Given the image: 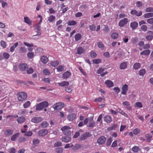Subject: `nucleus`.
Listing matches in <instances>:
<instances>
[{"instance_id":"obj_1","label":"nucleus","mask_w":153,"mask_h":153,"mask_svg":"<svg viewBox=\"0 0 153 153\" xmlns=\"http://www.w3.org/2000/svg\"><path fill=\"white\" fill-rule=\"evenodd\" d=\"M48 105L49 104L47 101L42 102L37 105L36 109L38 111H41L43 108L47 107Z\"/></svg>"},{"instance_id":"obj_2","label":"nucleus","mask_w":153,"mask_h":153,"mask_svg":"<svg viewBox=\"0 0 153 153\" xmlns=\"http://www.w3.org/2000/svg\"><path fill=\"white\" fill-rule=\"evenodd\" d=\"M71 128L69 126H65L61 128V130L63 132L65 135L68 136L71 134V132L69 130Z\"/></svg>"},{"instance_id":"obj_3","label":"nucleus","mask_w":153,"mask_h":153,"mask_svg":"<svg viewBox=\"0 0 153 153\" xmlns=\"http://www.w3.org/2000/svg\"><path fill=\"white\" fill-rule=\"evenodd\" d=\"M17 97L19 101H23L27 98V96L26 93L21 92L18 93L17 94Z\"/></svg>"},{"instance_id":"obj_4","label":"nucleus","mask_w":153,"mask_h":153,"mask_svg":"<svg viewBox=\"0 0 153 153\" xmlns=\"http://www.w3.org/2000/svg\"><path fill=\"white\" fill-rule=\"evenodd\" d=\"M64 105L63 103L59 102L53 105V107L55 110H58L64 107Z\"/></svg>"},{"instance_id":"obj_5","label":"nucleus","mask_w":153,"mask_h":153,"mask_svg":"<svg viewBox=\"0 0 153 153\" xmlns=\"http://www.w3.org/2000/svg\"><path fill=\"white\" fill-rule=\"evenodd\" d=\"M128 86L126 84L124 85L122 88V91L121 94L124 95H126L128 90Z\"/></svg>"},{"instance_id":"obj_6","label":"nucleus","mask_w":153,"mask_h":153,"mask_svg":"<svg viewBox=\"0 0 153 153\" xmlns=\"http://www.w3.org/2000/svg\"><path fill=\"white\" fill-rule=\"evenodd\" d=\"M41 23L39 22L36 24L35 26V30H36V32L37 33V34L34 35L33 36H40L41 34V33L39 31L41 30V28H40V25Z\"/></svg>"},{"instance_id":"obj_7","label":"nucleus","mask_w":153,"mask_h":153,"mask_svg":"<svg viewBox=\"0 0 153 153\" xmlns=\"http://www.w3.org/2000/svg\"><path fill=\"white\" fill-rule=\"evenodd\" d=\"M106 140V138L104 136H102L98 139L97 143L99 145H102L104 143Z\"/></svg>"},{"instance_id":"obj_8","label":"nucleus","mask_w":153,"mask_h":153,"mask_svg":"<svg viewBox=\"0 0 153 153\" xmlns=\"http://www.w3.org/2000/svg\"><path fill=\"white\" fill-rule=\"evenodd\" d=\"M128 22L127 18H125L123 19L120 20L118 23V25L120 27H123Z\"/></svg>"},{"instance_id":"obj_9","label":"nucleus","mask_w":153,"mask_h":153,"mask_svg":"<svg viewBox=\"0 0 153 153\" xmlns=\"http://www.w3.org/2000/svg\"><path fill=\"white\" fill-rule=\"evenodd\" d=\"M42 120V117H34L31 120V121L32 123H37L41 122Z\"/></svg>"},{"instance_id":"obj_10","label":"nucleus","mask_w":153,"mask_h":153,"mask_svg":"<svg viewBox=\"0 0 153 153\" xmlns=\"http://www.w3.org/2000/svg\"><path fill=\"white\" fill-rule=\"evenodd\" d=\"M48 131L46 129H43L40 130L39 132V134L40 136H45L48 133Z\"/></svg>"},{"instance_id":"obj_11","label":"nucleus","mask_w":153,"mask_h":153,"mask_svg":"<svg viewBox=\"0 0 153 153\" xmlns=\"http://www.w3.org/2000/svg\"><path fill=\"white\" fill-rule=\"evenodd\" d=\"M19 68L21 71H24L27 68L28 66L26 64L22 63L19 65Z\"/></svg>"},{"instance_id":"obj_12","label":"nucleus","mask_w":153,"mask_h":153,"mask_svg":"<svg viewBox=\"0 0 153 153\" xmlns=\"http://www.w3.org/2000/svg\"><path fill=\"white\" fill-rule=\"evenodd\" d=\"M71 73L69 71H67L64 72L63 74L62 78L64 79H67L71 75Z\"/></svg>"},{"instance_id":"obj_13","label":"nucleus","mask_w":153,"mask_h":153,"mask_svg":"<svg viewBox=\"0 0 153 153\" xmlns=\"http://www.w3.org/2000/svg\"><path fill=\"white\" fill-rule=\"evenodd\" d=\"M76 117V115L74 113L70 114L67 117V119L68 120L72 121L74 120Z\"/></svg>"},{"instance_id":"obj_14","label":"nucleus","mask_w":153,"mask_h":153,"mask_svg":"<svg viewBox=\"0 0 153 153\" xmlns=\"http://www.w3.org/2000/svg\"><path fill=\"white\" fill-rule=\"evenodd\" d=\"M90 134L88 132H86L81 135L80 138V140H83L86 139L88 137H90Z\"/></svg>"},{"instance_id":"obj_15","label":"nucleus","mask_w":153,"mask_h":153,"mask_svg":"<svg viewBox=\"0 0 153 153\" xmlns=\"http://www.w3.org/2000/svg\"><path fill=\"white\" fill-rule=\"evenodd\" d=\"M104 121L107 123H110L112 120L111 116L109 115L105 116L104 117Z\"/></svg>"},{"instance_id":"obj_16","label":"nucleus","mask_w":153,"mask_h":153,"mask_svg":"<svg viewBox=\"0 0 153 153\" xmlns=\"http://www.w3.org/2000/svg\"><path fill=\"white\" fill-rule=\"evenodd\" d=\"M128 62H123L121 63L120 65V68L121 69H126L128 65Z\"/></svg>"},{"instance_id":"obj_17","label":"nucleus","mask_w":153,"mask_h":153,"mask_svg":"<svg viewBox=\"0 0 153 153\" xmlns=\"http://www.w3.org/2000/svg\"><path fill=\"white\" fill-rule=\"evenodd\" d=\"M13 133V131L10 129H6L4 131V134L6 136H10Z\"/></svg>"},{"instance_id":"obj_18","label":"nucleus","mask_w":153,"mask_h":153,"mask_svg":"<svg viewBox=\"0 0 153 153\" xmlns=\"http://www.w3.org/2000/svg\"><path fill=\"white\" fill-rule=\"evenodd\" d=\"M69 82L68 81H63L58 83V85L61 87H64L68 86L69 85Z\"/></svg>"},{"instance_id":"obj_19","label":"nucleus","mask_w":153,"mask_h":153,"mask_svg":"<svg viewBox=\"0 0 153 153\" xmlns=\"http://www.w3.org/2000/svg\"><path fill=\"white\" fill-rule=\"evenodd\" d=\"M105 84L108 87L110 88L114 85L113 82L110 80H107L105 82Z\"/></svg>"},{"instance_id":"obj_20","label":"nucleus","mask_w":153,"mask_h":153,"mask_svg":"<svg viewBox=\"0 0 153 153\" xmlns=\"http://www.w3.org/2000/svg\"><path fill=\"white\" fill-rule=\"evenodd\" d=\"M62 141L65 143L69 142L71 140V138L68 136H65L62 137L61 139Z\"/></svg>"},{"instance_id":"obj_21","label":"nucleus","mask_w":153,"mask_h":153,"mask_svg":"<svg viewBox=\"0 0 153 153\" xmlns=\"http://www.w3.org/2000/svg\"><path fill=\"white\" fill-rule=\"evenodd\" d=\"M41 62L44 64L47 63L48 61V58L45 56H42L40 59Z\"/></svg>"},{"instance_id":"obj_22","label":"nucleus","mask_w":153,"mask_h":153,"mask_svg":"<svg viewBox=\"0 0 153 153\" xmlns=\"http://www.w3.org/2000/svg\"><path fill=\"white\" fill-rule=\"evenodd\" d=\"M130 26L133 30H135L137 27L138 24L136 22H134L131 23Z\"/></svg>"},{"instance_id":"obj_23","label":"nucleus","mask_w":153,"mask_h":153,"mask_svg":"<svg viewBox=\"0 0 153 153\" xmlns=\"http://www.w3.org/2000/svg\"><path fill=\"white\" fill-rule=\"evenodd\" d=\"M116 111L118 113H119L124 116V117H128V115L125 112L121 110L120 108L117 109Z\"/></svg>"},{"instance_id":"obj_24","label":"nucleus","mask_w":153,"mask_h":153,"mask_svg":"<svg viewBox=\"0 0 153 153\" xmlns=\"http://www.w3.org/2000/svg\"><path fill=\"white\" fill-rule=\"evenodd\" d=\"M150 50L149 49H147L142 51L140 53V55H144L145 56H148L149 55L150 53Z\"/></svg>"},{"instance_id":"obj_25","label":"nucleus","mask_w":153,"mask_h":153,"mask_svg":"<svg viewBox=\"0 0 153 153\" xmlns=\"http://www.w3.org/2000/svg\"><path fill=\"white\" fill-rule=\"evenodd\" d=\"M19 133H16L13 135L11 137V140L12 141H15L16 139L19 137Z\"/></svg>"},{"instance_id":"obj_26","label":"nucleus","mask_w":153,"mask_h":153,"mask_svg":"<svg viewBox=\"0 0 153 153\" xmlns=\"http://www.w3.org/2000/svg\"><path fill=\"white\" fill-rule=\"evenodd\" d=\"M19 45V43L18 42H16L15 43L13 46H11L10 48V51L11 52H13L15 48L18 46Z\"/></svg>"},{"instance_id":"obj_27","label":"nucleus","mask_w":153,"mask_h":153,"mask_svg":"<svg viewBox=\"0 0 153 153\" xmlns=\"http://www.w3.org/2000/svg\"><path fill=\"white\" fill-rule=\"evenodd\" d=\"M25 117H21L17 119V121L19 123L22 124L25 122Z\"/></svg>"},{"instance_id":"obj_28","label":"nucleus","mask_w":153,"mask_h":153,"mask_svg":"<svg viewBox=\"0 0 153 153\" xmlns=\"http://www.w3.org/2000/svg\"><path fill=\"white\" fill-rule=\"evenodd\" d=\"M24 19L25 23L29 25H30L31 24L32 22L28 17H24Z\"/></svg>"},{"instance_id":"obj_29","label":"nucleus","mask_w":153,"mask_h":153,"mask_svg":"<svg viewBox=\"0 0 153 153\" xmlns=\"http://www.w3.org/2000/svg\"><path fill=\"white\" fill-rule=\"evenodd\" d=\"M141 64L139 62H136L133 65V68L135 70H137L140 68Z\"/></svg>"},{"instance_id":"obj_30","label":"nucleus","mask_w":153,"mask_h":153,"mask_svg":"<svg viewBox=\"0 0 153 153\" xmlns=\"http://www.w3.org/2000/svg\"><path fill=\"white\" fill-rule=\"evenodd\" d=\"M146 70L144 69H140L138 72V74L140 76H143L145 74Z\"/></svg>"},{"instance_id":"obj_31","label":"nucleus","mask_w":153,"mask_h":153,"mask_svg":"<svg viewBox=\"0 0 153 153\" xmlns=\"http://www.w3.org/2000/svg\"><path fill=\"white\" fill-rule=\"evenodd\" d=\"M85 50L81 47L78 48L77 49V53L79 54H81L84 53Z\"/></svg>"},{"instance_id":"obj_32","label":"nucleus","mask_w":153,"mask_h":153,"mask_svg":"<svg viewBox=\"0 0 153 153\" xmlns=\"http://www.w3.org/2000/svg\"><path fill=\"white\" fill-rule=\"evenodd\" d=\"M134 107L138 108H142L143 107L142 104L140 102H136L134 105Z\"/></svg>"},{"instance_id":"obj_33","label":"nucleus","mask_w":153,"mask_h":153,"mask_svg":"<svg viewBox=\"0 0 153 153\" xmlns=\"http://www.w3.org/2000/svg\"><path fill=\"white\" fill-rule=\"evenodd\" d=\"M20 52L21 53H26L27 52V49L25 47H21L20 48Z\"/></svg>"},{"instance_id":"obj_34","label":"nucleus","mask_w":153,"mask_h":153,"mask_svg":"<svg viewBox=\"0 0 153 153\" xmlns=\"http://www.w3.org/2000/svg\"><path fill=\"white\" fill-rule=\"evenodd\" d=\"M81 37L82 36L80 34L77 33L76 34L75 36V41H78L81 39Z\"/></svg>"},{"instance_id":"obj_35","label":"nucleus","mask_w":153,"mask_h":153,"mask_svg":"<svg viewBox=\"0 0 153 153\" xmlns=\"http://www.w3.org/2000/svg\"><path fill=\"white\" fill-rule=\"evenodd\" d=\"M59 62L58 61H52L50 64L53 67H55L57 66L59 64Z\"/></svg>"},{"instance_id":"obj_36","label":"nucleus","mask_w":153,"mask_h":153,"mask_svg":"<svg viewBox=\"0 0 153 153\" xmlns=\"http://www.w3.org/2000/svg\"><path fill=\"white\" fill-rule=\"evenodd\" d=\"M117 124H114L112 126L108 128V129L109 131H111L112 130H115L116 128L117 127Z\"/></svg>"},{"instance_id":"obj_37","label":"nucleus","mask_w":153,"mask_h":153,"mask_svg":"<svg viewBox=\"0 0 153 153\" xmlns=\"http://www.w3.org/2000/svg\"><path fill=\"white\" fill-rule=\"evenodd\" d=\"M67 23L68 25L69 26L74 25L76 24V21H74L72 20L68 21L67 22Z\"/></svg>"},{"instance_id":"obj_38","label":"nucleus","mask_w":153,"mask_h":153,"mask_svg":"<svg viewBox=\"0 0 153 153\" xmlns=\"http://www.w3.org/2000/svg\"><path fill=\"white\" fill-rule=\"evenodd\" d=\"M152 17H153V13H146L144 15L145 18H148Z\"/></svg>"},{"instance_id":"obj_39","label":"nucleus","mask_w":153,"mask_h":153,"mask_svg":"<svg viewBox=\"0 0 153 153\" xmlns=\"http://www.w3.org/2000/svg\"><path fill=\"white\" fill-rule=\"evenodd\" d=\"M56 69L58 72H61L64 69V67L62 65H59L56 68Z\"/></svg>"},{"instance_id":"obj_40","label":"nucleus","mask_w":153,"mask_h":153,"mask_svg":"<svg viewBox=\"0 0 153 153\" xmlns=\"http://www.w3.org/2000/svg\"><path fill=\"white\" fill-rule=\"evenodd\" d=\"M3 55L4 58L6 59H8L10 56V54L4 52Z\"/></svg>"},{"instance_id":"obj_41","label":"nucleus","mask_w":153,"mask_h":153,"mask_svg":"<svg viewBox=\"0 0 153 153\" xmlns=\"http://www.w3.org/2000/svg\"><path fill=\"white\" fill-rule=\"evenodd\" d=\"M112 140L111 137H109L106 141V145L107 146H109L112 142Z\"/></svg>"},{"instance_id":"obj_42","label":"nucleus","mask_w":153,"mask_h":153,"mask_svg":"<svg viewBox=\"0 0 153 153\" xmlns=\"http://www.w3.org/2000/svg\"><path fill=\"white\" fill-rule=\"evenodd\" d=\"M34 55V53L32 52H29L27 54V57L30 59L33 58Z\"/></svg>"},{"instance_id":"obj_43","label":"nucleus","mask_w":153,"mask_h":153,"mask_svg":"<svg viewBox=\"0 0 153 153\" xmlns=\"http://www.w3.org/2000/svg\"><path fill=\"white\" fill-rule=\"evenodd\" d=\"M118 34L117 33H113L111 35V38L113 39H116L118 37Z\"/></svg>"},{"instance_id":"obj_44","label":"nucleus","mask_w":153,"mask_h":153,"mask_svg":"<svg viewBox=\"0 0 153 153\" xmlns=\"http://www.w3.org/2000/svg\"><path fill=\"white\" fill-rule=\"evenodd\" d=\"M97 45L102 50L103 49L104 45L102 42H98L97 43Z\"/></svg>"},{"instance_id":"obj_45","label":"nucleus","mask_w":153,"mask_h":153,"mask_svg":"<svg viewBox=\"0 0 153 153\" xmlns=\"http://www.w3.org/2000/svg\"><path fill=\"white\" fill-rule=\"evenodd\" d=\"M48 125V123L46 121L42 122L41 124V126L43 128H46Z\"/></svg>"},{"instance_id":"obj_46","label":"nucleus","mask_w":153,"mask_h":153,"mask_svg":"<svg viewBox=\"0 0 153 153\" xmlns=\"http://www.w3.org/2000/svg\"><path fill=\"white\" fill-rule=\"evenodd\" d=\"M55 19V16L51 15L48 18V20L50 22H51L54 21Z\"/></svg>"},{"instance_id":"obj_47","label":"nucleus","mask_w":153,"mask_h":153,"mask_svg":"<svg viewBox=\"0 0 153 153\" xmlns=\"http://www.w3.org/2000/svg\"><path fill=\"white\" fill-rule=\"evenodd\" d=\"M134 152H137L139 150V147L137 146H134L131 149Z\"/></svg>"},{"instance_id":"obj_48","label":"nucleus","mask_w":153,"mask_h":153,"mask_svg":"<svg viewBox=\"0 0 153 153\" xmlns=\"http://www.w3.org/2000/svg\"><path fill=\"white\" fill-rule=\"evenodd\" d=\"M30 102L29 101H27L23 104V107L25 108H27L30 105Z\"/></svg>"},{"instance_id":"obj_49","label":"nucleus","mask_w":153,"mask_h":153,"mask_svg":"<svg viewBox=\"0 0 153 153\" xmlns=\"http://www.w3.org/2000/svg\"><path fill=\"white\" fill-rule=\"evenodd\" d=\"M0 44L1 46L3 48H5L7 47V44L4 41L2 40L0 42Z\"/></svg>"},{"instance_id":"obj_50","label":"nucleus","mask_w":153,"mask_h":153,"mask_svg":"<svg viewBox=\"0 0 153 153\" xmlns=\"http://www.w3.org/2000/svg\"><path fill=\"white\" fill-rule=\"evenodd\" d=\"M147 27L146 25H143L141 26L140 28L141 30L143 31H145L147 30Z\"/></svg>"},{"instance_id":"obj_51","label":"nucleus","mask_w":153,"mask_h":153,"mask_svg":"<svg viewBox=\"0 0 153 153\" xmlns=\"http://www.w3.org/2000/svg\"><path fill=\"white\" fill-rule=\"evenodd\" d=\"M92 62L94 64H98L101 62V60L100 59H94L93 60Z\"/></svg>"},{"instance_id":"obj_52","label":"nucleus","mask_w":153,"mask_h":153,"mask_svg":"<svg viewBox=\"0 0 153 153\" xmlns=\"http://www.w3.org/2000/svg\"><path fill=\"white\" fill-rule=\"evenodd\" d=\"M140 132V130L138 128H135L133 131V133L134 134L137 135Z\"/></svg>"},{"instance_id":"obj_53","label":"nucleus","mask_w":153,"mask_h":153,"mask_svg":"<svg viewBox=\"0 0 153 153\" xmlns=\"http://www.w3.org/2000/svg\"><path fill=\"white\" fill-rule=\"evenodd\" d=\"M90 55L92 58H95L97 56V54L94 51H91L90 53Z\"/></svg>"},{"instance_id":"obj_54","label":"nucleus","mask_w":153,"mask_h":153,"mask_svg":"<svg viewBox=\"0 0 153 153\" xmlns=\"http://www.w3.org/2000/svg\"><path fill=\"white\" fill-rule=\"evenodd\" d=\"M146 137L147 138L146 140L148 142H150L152 136H150L149 134H147L146 135Z\"/></svg>"},{"instance_id":"obj_55","label":"nucleus","mask_w":153,"mask_h":153,"mask_svg":"<svg viewBox=\"0 0 153 153\" xmlns=\"http://www.w3.org/2000/svg\"><path fill=\"white\" fill-rule=\"evenodd\" d=\"M33 134L32 132L31 131H28L24 134V136H31Z\"/></svg>"},{"instance_id":"obj_56","label":"nucleus","mask_w":153,"mask_h":153,"mask_svg":"<svg viewBox=\"0 0 153 153\" xmlns=\"http://www.w3.org/2000/svg\"><path fill=\"white\" fill-rule=\"evenodd\" d=\"M81 147V145L79 144H76L73 147V149L75 150L79 149Z\"/></svg>"},{"instance_id":"obj_57","label":"nucleus","mask_w":153,"mask_h":153,"mask_svg":"<svg viewBox=\"0 0 153 153\" xmlns=\"http://www.w3.org/2000/svg\"><path fill=\"white\" fill-rule=\"evenodd\" d=\"M113 90L117 94H118L120 91V89L118 87H114Z\"/></svg>"},{"instance_id":"obj_58","label":"nucleus","mask_w":153,"mask_h":153,"mask_svg":"<svg viewBox=\"0 0 153 153\" xmlns=\"http://www.w3.org/2000/svg\"><path fill=\"white\" fill-rule=\"evenodd\" d=\"M105 70V68H99L97 71V73L98 74H101L102 72H103Z\"/></svg>"},{"instance_id":"obj_59","label":"nucleus","mask_w":153,"mask_h":153,"mask_svg":"<svg viewBox=\"0 0 153 153\" xmlns=\"http://www.w3.org/2000/svg\"><path fill=\"white\" fill-rule=\"evenodd\" d=\"M95 125V123L94 122H92L89 123L87 126L90 127H93Z\"/></svg>"},{"instance_id":"obj_60","label":"nucleus","mask_w":153,"mask_h":153,"mask_svg":"<svg viewBox=\"0 0 153 153\" xmlns=\"http://www.w3.org/2000/svg\"><path fill=\"white\" fill-rule=\"evenodd\" d=\"M150 45L149 44H146L145 45H144L143 46V48L144 49H146V50L150 48Z\"/></svg>"},{"instance_id":"obj_61","label":"nucleus","mask_w":153,"mask_h":153,"mask_svg":"<svg viewBox=\"0 0 153 153\" xmlns=\"http://www.w3.org/2000/svg\"><path fill=\"white\" fill-rule=\"evenodd\" d=\"M89 29L91 31L94 30L96 29V27L94 25H92L89 26Z\"/></svg>"},{"instance_id":"obj_62","label":"nucleus","mask_w":153,"mask_h":153,"mask_svg":"<svg viewBox=\"0 0 153 153\" xmlns=\"http://www.w3.org/2000/svg\"><path fill=\"white\" fill-rule=\"evenodd\" d=\"M56 152L58 153H62L63 151V149L62 148H58L56 149Z\"/></svg>"},{"instance_id":"obj_63","label":"nucleus","mask_w":153,"mask_h":153,"mask_svg":"<svg viewBox=\"0 0 153 153\" xmlns=\"http://www.w3.org/2000/svg\"><path fill=\"white\" fill-rule=\"evenodd\" d=\"M146 11L148 12H153V8L152 7H148L146 9Z\"/></svg>"},{"instance_id":"obj_64","label":"nucleus","mask_w":153,"mask_h":153,"mask_svg":"<svg viewBox=\"0 0 153 153\" xmlns=\"http://www.w3.org/2000/svg\"><path fill=\"white\" fill-rule=\"evenodd\" d=\"M147 22L150 24H153V18L148 19Z\"/></svg>"}]
</instances>
